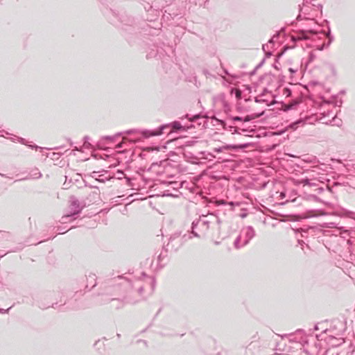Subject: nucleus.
Instances as JSON below:
<instances>
[{"mask_svg":"<svg viewBox=\"0 0 355 355\" xmlns=\"http://www.w3.org/2000/svg\"><path fill=\"white\" fill-rule=\"evenodd\" d=\"M114 284L121 287L122 293H124V300L128 303H136L144 299L143 295L144 289L151 294L155 288V281L154 277L142 274V278L139 277L133 282L123 276H118L113 279Z\"/></svg>","mask_w":355,"mask_h":355,"instance_id":"nucleus-1","label":"nucleus"},{"mask_svg":"<svg viewBox=\"0 0 355 355\" xmlns=\"http://www.w3.org/2000/svg\"><path fill=\"white\" fill-rule=\"evenodd\" d=\"M171 127L174 130H179L183 128L181 123L178 121H174L170 124L163 125L155 130H129L125 132L126 134L130 135L133 133L141 134L145 138H149L153 136H158L163 133V130L167 128Z\"/></svg>","mask_w":355,"mask_h":355,"instance_id":"nucleus-2","label":"nucleus"},{"mask_svg":"<svg viewBox=\"0 0 355 355\" xmlns=\"http://www.w3.org/2000/svg\"><path fill=\"white\" fill-rule=\"evenodd\" d=\"M209 228V221L203 216L192 223L191 234L196 237L205 235Z\"/></svg>","mask_w":355,"mask_h":355,"instance_id":"nucleus-3","label":"nucleus"},{"mask_svg":"<svg viewBox=\"0 0 355 355\" xmlns=\"http://www.w3.org/2000/svg\"><path fill=\"white\" fill-rule=\"evenodd\" d=\"M254 230L252 227L248 226L243 228L239 236L234 242V248L239 249L246 245L249 241L254 236Z\"/></svg>","mask_w":355,"mask_h":355,"instance_id":"nucleus-4","label":"nucleus"},{"mask_svg":"<svg viewBox=\"0 0 355 355\" xmlns=\"http://www.w3.org/2000/svg\"><path fill=\"white\" fill-rule=\"evenodd\" d=\"M192 236L191 234H184L181 236L180 233H175L170 238L169 242L167 245L173 250H178L187 240L191 239Z\"/></svg>","mask_w":355,"mask_h":355,"instance_id":"nucleus-5","label":"nucleus"},{"mask_svg":"<svg viewBox=\"0 0 355 355\" xmlns=\"http://www.w3.org/2000/svg\"><path fill=\"white\" fill-rule=\"evenodd\" d=\"M69 211L67 214L62 217V223H67V219L72 216L76 215L81 211L82 207L80 206L79 201L73 196H71L69 200Z\"/></svg>","mask_w":355,"mask_h":355,"instance_id":"nucleus-6","label":"nucleus"},{"mask_svg":"<svg viewBox=\"0 0 355 355\" xmlns=\"http://www.w3.org/2000/svg\"><path fill=\"white\" fill-rule=\"evenodd\" d=\"M324 178L319 177L318 178H302V179H293V182L295 186L302 184L310 187L318 186V182H322Z\"/></svg>","mask_w":355,"mask_h":355,"instance_id":"nucleus-7","label":"nucleus"},{"mask_svg":"<svg viewBox=\"0 0 355 355\" xmlns=\"http://www.w3.org/2000/svg\"><path fill=\"white\" fill-rule=\"evenodd\" d=\"M248 144H239V145H234V144H227L218 148H214L213 151L215 153H224L227 150H236V149H244L248 146Z\"/></svg>","mask_w":355,"mask_h":355,"instance_id":"nucleus-8","label":"nucleus"},{"mask_svg":"<svg viewBox=\"0 0 355 355\" xmlns=\"http://www.w3.org/2000/svg\"><path fill=\"white\" fill-rule=\"evenodd\" d=\"M316 32H314L313 31H302L299 32L296 36L293 37L294 40H309L311 38V36L313 35H315Z\"/></svg>","mask_w":355,"mask_h":355,"instance_id":"nucleus-9","label":"nucleus"},{"mask_svg":"<svg viewBox=\"0 0 355 355\" xmlns=\"http://www.w3.org/2000/svg\"><path fill=\"white\" fill-rule=\"evenodd\" d=\"M309 10V7L308 4H304V2L303 3V6L300 9V12L298 15L297 19L300 20L302 19H310L311 15L308 12Z\"/></svg>","mask_w":355,"mask_h":355,"instance_id":"nucleus-10","label":"nucleus"},{"mask_svg":"<svg viewBox=\"0 0 355 355\" xmlns=\"http://www.w3.org/2000/svg\"><path fill=\"white\" fill-rule=\"evenodd\" d=\"M41 177L42 173L40 172L38 168H35L30 171L28 176L22 178L21 180L39 179Z\"/></svg>","mask_w":355,"mask_h":355,"instance_id":"nucleus-11","label":"nucleus"},{"mask_svg":"<svg viewBox=\"0 0 355 355\" xmlns=\"http://www.w3.org/2000/svg\"><path fill=\"white\" fill-rule=\"evenodd\" d=\"M297 336H300V339L298 340L299 342H300V343L306 342V337L305 333L303 330L298 329L297 331H296L294 334V338H293V340L297 341Z\"/></svg>","mask_w":355,"mask_h":355,"instance_id":"nucleus-12","label":"nucleus"},{"mask_svg":"<svg viewBox=\"0 0 355 355\" xmlns=\"http://www.w3.org/2000/svg\"><path fill=\"white\" fill-rule=\"evenodd\" d=\"M272 48V46L268 42L267 44H263L262 49L266 53L267 55H271L272 53L270 52V49Z\"/></svg>","mask_w":355,"mask_h":355,"instance_id":"nucleus-13","label":"nucleus"},{"mask_svg":"<svg viewBox=\"0 0 355 355\" xmlns=\"http://www.w3.org/2000/svg\"><path fill=\"white\" fill-rule=\"evenodd\" d=\"M319 175V173L317 172L316 170H312L311 172L309 173V175L305 177L304 178H318L320 177Z\"/></svg>","mask_w":355,"mask_h":355,"instance_id":"nucleus-14","label":"nucleus"},{"mask_svg":"<svg viewBox=\"0 0 355 355\" xmlns=\"http://www.w3.org/2000/svg\"><path fill=\"white\" fill-rule=\"evenodd\" d=\"M304 123V121L302 119L297 120V121L291 123L290 125L291 128L295 130L297 128L298 125H303Z\"/></svg>","mask_w":355,"mask_h":355,"instance_id":"nucleus-15","label":"nucleus"},{"mask_svg":"<svg viewBox=\"0 0 355 355\" xmlns=\"http://www.w3.org/2000/svg\"><path fill=\"white\" fill-rule=\"evenodd\" d=\"M83 139H84L83 146L85 148H89L92 146L91 144L89 142V137L88 136H85Z\"/></svg>","mask_w":355,"mask_h":355,"instance_id":"nucleus-16","label":"nucleus"},{"mask_svg":"<svg viewBox=\"0 0 355 355\" xmlns=\"http://www.w3.org/2000/svg\"><path fill=\"white\" fill-rule=\"evenodd\" d=\"M327 37L329 40V43H328V45H329L331 42V41L333 40V37L331 35L330 31H329L328 33H327Z\"/></svg>","mask_w":355,"mask_h":355,"instance_id":"nucleus-17","label":"nucleus"},{"mask_svg":"<svg viewBox=\"0 0 355 355\" xmlns=\"http://www.w3.org/2000/svg\"><path fill=\"white\" fill-rule=\"evenodd\" d=\"M18 141L22 144H24V145H27V141H26L25 139L24 138H21V137H18L17 138Z\"/></svg>","mask_w":355,"mask_h":355,"instance_id":"nucleus-18","label":"nucleus"},{"mask_svg":"<svg viewBox=\"0 0 355 355\" xmlns=\"http://www.w3.org/2000/svg\"><path fill=\"white\" fill-rule=\"evenodd\" d=\"M277 37H277V35H274V36H273V37H272V38L268 41V43H269L271 46H272V45H273V44H274V42H275V38H277Z\"/></svg>","mask_w":355,"mask_h":355,"instance_id":"nucleus-19","label":"nucleus"},{"mask_svg":"<svg viewBox=\"0 0 355 355\" xmlns=\"http://www.w3.org/2000/svg\"><path fill=\"white\" fill-rule=\"evenodd\" d=\"M277 37H277V35H274V36H273V37H272V38L268 41V43H269L271 46H272V45H273V44H274V42H275V38H277Z\"/></svg>","mask_w":355,"mask_h":355,"instance_id":"nucleus-20","label":"nucleus"},{"mask_svg":"<svg viewBox=\"0 0 355 355\" xmlns=\"http://www.w3.org/2000/svg\"><path fill=\"white\" fill-rule=\"evenodd\" d=\"M315 1V0H304V4H312L313 6H315V4L313 3Z\"/></svg>","mask_w":355,"mask_h":355,"instance_id":"nucleus-21","label":"nucleus"},{"mask_svg":"<svg viewBox=\"0 0 355 355\" xmlns=\"http://www.w3.org/2000/svg\"><path fill=\"white\" fill-rule=\"evenodd\" d=\"M119 135H121V133H119V134L116 135L114 137L106 136V137H104V139H109V140H113L115 137L119 136Z\"/></svg>","mask_w":355,"mask_h":355,"instance_id":"nucleus-22","label":"nucleus"},{"mask_svg":"<svg viewBox=\"0 0 355 355\" xmlns=\"http://www.w3.org/2000/svg\"><path fill=\"white\" fill-rule=\"evenodd\" d=\"M241 93L239 90L236 89V96L238 98H241Z\"/></svg>","mask_w":355,"mask_h":355,"instance_id":"nucleus-23","label":"nucleus"},{"mask_svg":"<svg viewBox=\"0 0 355 355\" xmlns=\"http://www.w3.org/2000/svg\"><path fill=\"white\" fill-rule=\"evenodd\" d=\"M346 214H347V216L353 218L352 215H354V213L352 212V211H347Z\"/></svg>","mask_w":355,"mask_h":355,"instance_id":"nucleus-24","label":"nucleus"},{"mask_svg":"<svg viewBox=\"0 0 355 355\" xmlns=\"http://www.w3.org/2000/svg\"><path fill=\"white\" fill-rule=\"evenodd\" d=\"M203 73L207 76L208 77V76L210 75L209 72L207 70V69H204L203 70Z\"/></svg>","mask_w":355,"mask_h":355,"instance_id":"nucleus-25","label":"nucleus"},{"mask_svg":"<svg viewBox=\"0 0 355 355\" xmlns=\"http://www.w3.org/2000/svg\"><path fill=\"white\" fill-rule=\"evenodd\" d=\"M233 120H234V121H241V120H242V118H241V117H240V116H234V117L233 118Z\"/></svg>","mask_w":355,"mask_h":355,"instance_id":"nucleus-26","label":"nucleus"},{"mask_svg":"<svg viewBox=\"0 0 355 355\" xmlns=\"http://www.w3.org/2000/svg\"><path fill=\"white\" fill-rule=\"evenodd\" d=\"M293 105H285V109L284 110H290L291 107H292Z\"/></svg>","mask_w":355,"mask_h":355,"instance_id":"nucleus-27","label":"nucleus"},{"mask_svg":"<svg viewBox=\"0 0 355 355\" xmlns=\"http://www.w3.org/2000/svg\"><path fill=\"white\" fill-rule=\"evenodd\" d=\"M200 117L199 115H195L192 119H189L191 121H195L196 119H198Z\"/></svg>","mask_w":355,"mask_h":355,"instance_id":"nucleus-28","label":"nucleus"},{"mask_svg":"<svg viewBox=\"0 0 355 355\" xmlns=\"http://www.w3.org/2000/svg\"><path fill=\"white\" fill-rule=\"evenodd\" d=\"M31 148H35V149H37L39 148V146H36V145H29L28 146Z\"/></svg>","mask_w":355,"mask_h":355,"instance_id":"nucleus-29","label":"nucleus"},{"mask_svg":"<svg viewBox=\"0 0 355 355\" xmlns=\"http://www.w3.org/2000/svg\"><path fill=\"white\" fill-rule=\"evenodd\" d=\"M123 142H121V143H119V144L116 145V148H121L123 147Z\"/></svg>","mask_w":355,"mask_h":355,"instance_id":"nucleus-30","label":"nucleus"},{"mask_svg":"<svg viewBox=\"0 0 355 355\" xmlns=\"http://www.w3.org/2000/svg\"><path fill=\"white\" fill-rule=\"evenodd\" d=\"M255 101L259 103V102L263 101V100L261 99L259 97H257L255 98Z\"/></svg>","mask_w":355,"mask_h":355,"instance_id":"nucleus-31","label":"nucleus"},{"mask_svg":"<svg viewBox=\"0 0 355 355\" xmlns=\"http://www.w3.org/2000/svg\"><path fill=\"white\" fill-rule=\"evenodd\" d=\"M331 103V102H330L329 101H324V104L330 105Z\"/></svg>","mask_w":355,"mask_h":355,"instance_id":"nucleus-32","label":"nucleus"},{"mask_svg":"<svg viewBox=\"0 0 355 355\" xmlns=\"http://www.w3.org/2000/svg\"><path fill=\"white\" fill-rule=\"evenodd\" d=\"M1 313H6V312L7 311V310H4V309H1Z\"/></svg>","mask_w":355,"mask_h":355,"instance_id":"nucleus-33","label":"nucleus"},{"mask_svg":"<svg viewBox=\"0 0 355 355\" xmlns=\"http://www.w3.org/2000/svg\"><path fill=\"white\" fill-rule=\"evenodd\" d=\"M249 120H250L249 116H247V117L245 119V120H244V121H248Z\"/></svg>","mask_w":355,"mask_h":355,"instance_id":"nucleus-34","label":"nucleus"},{"mask_svg":"<svg viewBox=\"0 0 355 355\" xmlns=\"http://www.w3.org/2000/svg\"><path fill=\"white\" fill-rule=\"evenodd\" d=\"M214 243H215L216 245H218L220 243H219L218 241H216Z\"/></svg>","mask_w":355,"mask_h":355,"instance_id":"nucleus-35","label":"nucleus"},{"mask_svg":"<svg viewBox=\"0 0 355 355\" xmlns=\"http://www.w3.org/2000/svg\"><path fill=\"white\" fill-rule=\"evenodd\" d=\"M3 132H4V131H1V137H4V135H3Z\"/></svg>","mask_w":355,"mask_h":355,"instance_id":"nucleus-36","label":"nucleus"},{"mask_svg":"<svg viewBox=\"0 0 355 355\" xmlns=\"http://www.w3.org/2000/svg\"><path fill=\"white\" fill-rule=\"evenodd\" d=\"M58 231H63V229L60 230V228L58 229Z\"/></svg>","mask_w":355,"mask_h":355,"instance_id":"nucleus-37","label":"nucleus"},{"mask_svg":"<svg viewBox=\"0 0 355 355\" xmlns=\"http://www.w3.org/2000/svg\"><path fill=\"white\" fill-rule=\"evenodd\" d=\"M64 232H61V231H60V232H59V234H63Z\"/></svg>","mask_w":355,"mask_h":355,"instance_id":"nucleus-38","label":"nucleus"},{"mask_svg":"<svg viewBox=\"0 0 355 355\" xmlns=\"http://www.w3.org/2000/svg\"><path fill=\"white\" fill-rule=\"evenodd\" d=\"M333 121H334L336 120L335 116L332 118Z\"/></svg>","mask_w":355,"mask_h":355,"instance_id":"nucleus-39","label":"nucleus"}]
</instances>
